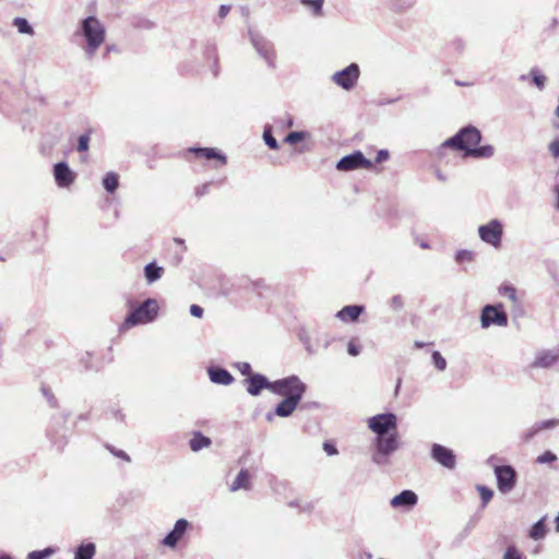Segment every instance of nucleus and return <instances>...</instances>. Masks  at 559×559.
Instances as JSON below:
<instances>
[{"instance_id": "nucleus-41", "label": "nucleus", "mask_w": 559, "mask_h": 559, "mask_svg": "<svg viewBox=\"0 0 559 559\" xmlns=\"http://www.w3.org/2000/svg\"><path fill=\"white\" fill-rule=\"evenodd\" d=\"M548 150L550 152V154L555 157V158H558L559 157V138H556L554 139L549 145H548Z\"/></svg>"}, {"instance_id": "nucleus-42", "label": "nucleus", "mask_w": 559, "mask_h": 559, "mask_svg": "<svg viewBox=\"0 0 559 559\" xmlns=\"http://www.w3.org/2000/svg\"><path fill=\"white\" fill-rule=\"evenodd\" d=\"M347 352L352 356H358L360 353V346L353 340L347 344Z\"/></svg>"}, {"instance_id": "nucleus-28", "label": "nucleus", "mask_w": 559, "mask_h": 559, "mask_svg": "<svg viewBox=\"0 0 559 559\" xmlns=\"http://www.w3.org/2000/svg\"><path fill=\"white\" fill-rule=\"evenodd\" d=\"M530 75L532 79V83L535 84L539 90H543L545 87L547 78L538 69H532Z\"/></svg>"}, {"instance_id": "nucleus-21", "label": "nucleus", "mask_w": 559, "mask_h": 559, "mask_svg": "<svg viewBox=\"0 0 559 559\" xmlns=\"http://www.w3.org/2000/svg\"><path fill=\"white\" fill-rule=\"evenodd\" d=\"M209 373L211 381L218 384L228 385L234 380L233 376L227 370L222 368H211Z\"/></svg>"}, {"instance_id": "nucleus-37", "label": "nucleus", "mask_w": 559, "mask_h": 559, "mask_svg": "<svg viewBox=\"0 0 559 559\" xmlns=\"http://www.w3.org/2000/svg\"><path fill=\"white\" fill-rule=\"evenodd\" d=\"M432 360H433L435 366L439 370H444L445 369L447 361H445V359L442 357V355L439 352H433L432 353Z\"/></svg>"}, {"instance_id": "nucleus-44", "label": "nucleus", "mask_w": 559, "mask_h": 559, "mask_svg": "<svg viewBox=\"0 0 559 559\" xmlns=\"http://www.w3.org/2000/svg\"><path fill=\"white\" fill-rule=\"evenodd\" d=\"M559 424L558 420L556 419H551V420H546V421H543V423H539V424H536L537 428L540 430H544V429H548V428H551V427H555Z\"/></svg>"}, {"instance_id": "nucleus-25", "label": "nucleus", "mask_w": 559, "mask_h": 559, "mask_svg": "<svg viewBox=\"0 0 559 559\" xmlns=\"http://www.w3.org/2000/svg\"><path fill=\"white\" fill-rule=\"evenodd\" d=\"M96 548L93 543L81 545L75 552L74 559H92L95 555Z\"/></svg>"}, {"instance_id": "nucleus-55", "label": "nucleus", "mask_w": 559, "mask_h": 559, "mask_svg": "<svg viewBox=\"0 0 559 559\" xmlns=\"http://www.w3.org/2000/svg\"><path fill=\"white\" fill-rule=\"evenodd\" d=\"M416 346H417V347H423L424 345H423V344H420V343H416Z\"/></svg>"}, {"instance_id": "nucleus-29", "label": "nucleus", "mask_w": 559, "mask_h": 559, "mask_svg": "<svg viewBox=\"0 0 559 559\" xmlns=\"http://www.w3.org/2000/svg\"><path fill=\"white\" fill-rule=\"evenodd\" d=\"M546 535V525L544 520H539L535 523L530 532V537L533 539H540Z\"/></svg>"}, {"instance_id": "nucleus-50", "label": "nucleus", "mask_w": 559, "mask_h": 559, "mask_svg": "<svg viewBox=\"0 0 559 559\" xmlns=\"http://www.w3.org/2000/svg\"><path fill=\"white\" fill-rule=\"evenodd\" d=\"M112 453H114L116 456L121 457V459H123V460H126V461H128V462L130 461V457H129V456H128V454H127L126 452H123V451H117V452H112Z\"/></svg>"}, {"instance_id": "nucleus-7", "label": "nucleus", "mask_w": 559, "mask_h": 559, "mask_svg": "<svg viewBox=\"0 0 559 559\" xmlns=\"http://www.w3.org/2000/svg\"><path fill=\"white\" fill-rule=\"evenodd\" d=\"M377 450L378 454L373 456V461L378 464L382 463L381 455L386 456L399 449V432L397 430L392 431L386 435H381L377 437Z\"/></svg>"}, {"instance_id": "nucleus-53", "label": "nucleus", "mask_w": 559, "mask_h": 559, "mask_svg": "<svg viewBox=\"0 0 559 559\" xmlns=\"http://www.w3.org/2000/svg\"><path fill=\"white\" fill-rule=\"evenodd\" d=\"M556 116L559 118V106L556 108Z\"/></svg>"}, {"instance_id": "nucleus-20", "label": "nucleus", "mask_w": 559, "mask_h": 559, "mask_svg": "<svg viewBox=\"0 0 559 559\" xmlns=\"http://www.w3.org/2000/svg\"><path fill=\"white\" fill-rule=\"evenodd\" d=\"M499 293L501 296L508 298L512 304V309L514 311L521 310V300L518 297L516 288L512 285H502L499 288Z\"/></svg>"}, {"instance_id": "nucleus-2", "label": "nucleus", "mask_w": 559, "mask_h": 559, "mask_svg": "<svg viewBox=\"0 0 559 559\" xmlns=\"http://www.w3.org/2000/svg\"><path fill=\"white\" fill-rule=\"evenodd\" d=\"M82 32L86 38L85 50L92 56L105 41V27L95 16H88L82 22Z\"/></svg>"}, {"instance_id": "nucleus-47", "label": "nucleus", "mask_w": 559, "mask_h": 559, "mask_svg": "<svg viewBox=\"0 0 559 559\" xmlns=\"http://www.w3.org/2000/svg\"><path fill=\"white\" fill-rule=\"evenodd\" d=\"M190 313L195 318H202L203 309L198 305H192L190 307Z\"/></svg>"}, {"instance_id": "nucleus-46", "label": "nucleus", "mask_w": 559, "mask_h": 559, "mask_svg": "<svg viewBox=\"0 0 559 559\" xmlns=\"http://www.w3.org/2000/svg\"><path fill=\"white\" fill-rule=\"evenodd\" d=\"M307 4H310L313 10L319 13L323 3V0H305L304 1Z\"/></svg>"}, {"instance_id": "nucleus-38", "label": "nucleus", "mask_w": 559, "mask_h": 559, "mask_svg": "<svg viewBox=\"0 0 559 559\" xmlns=\"http://www.w3.org/2000/svg\"><path fill=\"white\" fill-rule=\"evenodd\" d=\"M88 143H90V132L82 134L79 138L78 141V151L79 152H86L88 150Z\"/></svg>"}, {"instance_id": "nucleus-10", "label": "nucleus", "mask_w": 559, "mask_h": 559, "mask_svg": "<svg viewBox=\"0 0 559 559\" xmlns=\"http://www.w3.org/2000/svg\"><path fill=\"white\" fill-rule=\"evenodd\" d=\"M495 475L497 477V486L499 491L507 493L511 491L516 483V473L509 465L496 466Z\"/></svg>"}, {"instance_id": "nucleus-15", "label": "nucleus", "mask_w": 559, "mask_h": 559, "mask_svg": "<svg viewBox=\"0 0 559 559\" xmlns=\"http://www.w3.org/2000/svg\"><path fill=\"white\" fill-rule=\"evenodd\" d=\"M189 523L185 519H180L176 522L174 530L164 538L163 544L168 547H176L178 542L185 535Z\"/></svg>"}, {"instance_id": "nucleus-27", "label": "nucleus", "mask_w": 559, "mask_h": 559, "mask_svg": "<svg viewBox=\"0 0 559 559\" xmlns=\"http://www.w3.org/2000/svg\"><path fill=\"white\" fill-rule=\"evenodd\" d=\"M557 358L558 357L556 355H552L550 353H545V354H542L538 357H536V359L534 361V366L546 368V367H549L552 364H555Z\"/></svg>"}, {"instance_id": "nucleus-12", "label": "nucleus", "mask_w": 559, "mask_h": 559, "mask_svg": "<svg viewBox=\"0 0 559 559\" xmlns=\"http://www.w3.org/2000/svg\"><path fill=\"white\" fill-rule=\"evenodd\" d=\"M431 456L435 461L447 468L452 469L455 467L456 460L453 451L441 444L435 443L432 445Z\"/></svg>"}, {"instance_id": "nucleus-35", "label": "nucleus", "mask_w": 559, "mask_h": 559, "mask_svg": "<svg viewBox=\"0 0 559 559\" xmlns=\"http://www.w3.org/2000/svg\"><path fill=\"white\" fill-rule=\"evenodd\" d=\"M503 559H524V557L515 547L510 546L507 548Z\"/></svg>"}, {"instance_id": "nucleus-49", "label": "nucleus", "mask_w": 559, "mask_h": 559, "mask_svg": "<svg viewBox=\"0 0 559 559\" xmlns=\"http://www.w3.org/2000/svg\"><path fill=\"white\" fill-rule=\"evenodd\" d=\"M231 7L230 5H226V4H223L219 7L218 9V15L221 19H224L227 16V14L229 13Z\"/></svg>"}, {"instance_id": "nucleus-8", "label": "nucleus", "mask_w": 559, "mask_h": 559, "mask_svg": "<svg viewBox=\"0 0 559 559\" xmlns=\"http://www.w3.org/2000/svg\"><path fill=\"white\" fill-rule=\"evenodd\" d=\"M373 164L367 159L360 151L342 157L337 164L336 169L340 171H350L355 169H371Z\"/></svg>"}, {"instance_id": "nucleus-33", "label": "nucleus", "mask_w": 559, "mask_h": 559, "mask_svg": "<svg viewBox=\"0 0 559 559\" xmlns=\"http://www.w3.org/2000/svg\"><path fill=\"white\" fill-rule=\"evenodd\" d=\"M263 139L270 148H272V150L278 148V144H277L275 138L272 135L270 128H265V130L263 132Z\"/></svg>"}, {"instance_id": "nucleus-54", "label": "nucleus", "mask_w": 559, "mask_h": 559, "mask_svg": "<svg viewBox=\"0 0 559 559\" xmlns=\"http://www.w3.org/2000/svg\"><path fill=\"white\" fill-rule=\"evenodd\" d=\"M0 559H12V558L9 556H2V557H0Z\"/></svg>"}, {"instance_id": "nucleus-18", "label": "nucleus", "mask_w": 559, "mask_h": 559, "mask_svg": "<svg viewBox=\"0 0 559 559\" xmlns=\"http://www.w3.org/2000/svg\"><path fill=\"white\" fill-rule=\"evenodd\" d=\"M417 496L412 490H404L391 500L393 507H412L416 504Z\"/></svg>"}, {"instance_id": "nucleus-6", "label": "nucleus", "mask_w": 559, "mask_h": 559, "mask_svg": "<svg viewBox=\"0 0 559 559\" xmlns=\"http://www.w3.org/2000/svg\"><path fill=\"white\" fill-rule=\"evenodd\" d=\"M480 323L483 328H489L490 325L507 326L508 316L503 310V306L487 305L481 310Z\"/></svg>"}, {"instance_id": "nucleus-22", "label": "nucleus", "mask_w": 559, "mask_h": 559, "mask_svg": "<svg viewBox=\"0 0 559 559\" xmlns=\"http://www.w3.org/2000/svg\"><path fill=\"white\" fill-rule=\"evenodd\" d=\"M251 475L248 469H241L239 474L237 475L236 479L230 486L231 491H236L239 489H246L249 490L251 488Z\"/></svg>"}, {"instance_id": "nucleus-9", "label": "nucleus", "mask_w": 559, "mask_h": 559, "mask_svg": "<svg viewBox=\"0 0 559 559\" xmlns=\"http://www.w3.org/2000/svg\"><path fill=\"white\" fill-rule=\"evenodd\" d=\"M503 228L499 221L492 219L486 225H481L478 229L479 237L483 241L499 248L501 245Z\"/></svg>"}, {"instance_id": "nucleus-26", "label": "nucleus", "mask_w": 559, "mask_h": 559, "mask_svg": "<svg viewBox=\"0 0 559 559\" xmlns=\"http://www.w3.org/2000/svg\"><path fill=\"white\" fill-rule=\"evenodd\" d=\"M103 185L108 192L114 193L119 186L118 175L115 173H108L103 180Z\"/></svg>"}, {"instance_id": "nucleus-52", "label": "nucleus", "mask_w": 559, "mask_h": 559, "mask_svg": "<svg viewBox=\"0 0 559 559\" xmlns=\"http://www.w3.org/2000/svg\"><path fill=\"white\" fill-rule=\"evenodd\" d=\"M557 192V207L559 209V186L556 187Z\"/></svg>"}, {"instance_id": "nucleus-3", "label": "nucleus", "mask_w": 559, "mask_h": 559, "mask_svg": "<svg viewBox=\"0 0 559 559\" xmlns=\"http://www.w3.org/2000/svg\"><path fill=\"white\" fill-rule=\"evenodd\" d=\"M158 312V305L154 299H147L141 306L135 308L124 320L122 326L130 329L138 324H144L153 321Z\"/></svg>"}, {"instance_id": "nucleus-11", "label": "nucleus", "mask_w": 559, "mask_h": 559, "mask_svg": "<svg viewBox=\"0 0 559 559\" xmlns=\"http://www.w3.org/2000/svg\"><path fill=\"white\" fill-rule=\"evenodd\" d=\"M358 76H359L358 66L355 63H352L343 71L335 73L333 76V80L337 85L342 86L345 90H349L355 85V83L358 80Z\"/></svg>"}, {"instance_id": "nucleus-5", "label": "nucleus", "mask_w": 559, "mask_h": 559, "mask_svg": "<svg viewBox=\"0 0 559 559\" xmlns=\"http://www.w3.org/2000/svg\"><path fill=\"white\" fill-rule=\"evenodd\" d=\"M368 428L378 436L397 430V418L392 413L378 414L368 419Z\"/></svg>"}, {"instance_id": "nucleus-31", "label": "nucleus", "mask_w": 559, "mask_h": 559, "mask_svg": "<svg viewBox=\"0 0 559 559\" xmlns=\"http://www.w3.org/2000/svg\"><path fill=\"white\" fill-rule=\"evenodd\" d=\"M477 491L479 492V496H480V499H481V503H483V507L487 506L488 502L492 499L493 497V491L486 487V486H483V485H478L477 486Z\"/></svg>"}, {"instance_id": "nucleus-30", "label": "nucleus", "mask_w": 559, "mask_h": 559, "mask_svg": "<svg viewBox=\"0 0 559 559\" xmlns=\"http://www.w3.org/2000/svg\"><path fill=\"white\" fill-rule=\"evenodd\" d=\"M13 25L19 29L22 34H33V28L29 26L28 22L24 17H15L13 21Z\"/></svg>"}, {"instance_id": "nucleus-23", "label": "nucleus", "mask_w": 559, "mask_h": 559, "mask_svg": "<svg viewBox=\"0 0 559 559\" xmlns=\"http://www.w3.org/2000/svg\"><path fill=\"white\" fill-rule=\"evenodd\" d=\"M211 445V439L203 436L201 432H194L193 437L190 440V448L192 451L197 452L203 448H207Z\"/></svg>"}, {"instance_id": "nucleus-45", "label": "nucleus", "mask_w": 559, "mask_h": 559, "mask_svg": "<svg viewBox=\"0 0 559 559\" xmlns=\"http://www.w3.org/2000/svg\"><path fill=\"white\" fill-rule=\"evenodd\" d=\"M389 159V152L386 150H380L376 157V163L381 164Z\"/></svg>"}, {"instance_id": "nucleus-13", "label": "nucleus", "mask_w": 559, "mask_h": 559, "mask_svg": "<svg viewBox=\"0 0 559 559\" xmlns=\"http://www.w3.org/2000/svg\"><path fill=\"white\" fill-rule=\"evenodd\" d=\"M53 176L57 185L61 188H68L75 180V174L64 162L57 163L53 167Z\"/></svg>"}, {"instance_id": "nucleus-39", "label": "nucleus", "mask_w": 559, "mask_h": 559, "mask_svg": "<svg viewBox=\"0 0 559 559\" xmlns=\"http://www.w3.org/2000/svg\"><path fill=\"white\" fill-rule=\"evenodd\" d=\"M473 258H474L473 252L467 251V250H461L456 254V261L460 263L471 262L473 260Z\"/></svg>"}, {"instance_id": "nucleus-32", "label": "nucleus", "mask_w": 559, "mask_h": 559, "mask_svg": "<svg viewBox=\"0 0 559 559\" xmlns=\"http://www.w3.org/2000/svg\"><path fill=\"white\" fill-rule=\"evenodd\" d=\"M307 135H308L307 132L294 131L286 135V138L284 139V142L288 143V144H296L297 142L304 141Z\"/></svg>"}, {"instance_id": "nucleus-40", "label": "nucleus", "mask_w": 559, "mask_h": 559, "mask_svg": "<svg viewBox=\"0 0 559 559\" xmlns=\"http://www.w3.org/2000/svg\"><path fill=\"white\" fill-rule=\"evenodd\" d=\"M539 432V429L537 428V426L535 425L534 427L527 429L523 435H522V440L523 442H530L536 433Z\"/></svg>"}, {"instance_id": "nucleus-1", "label": "nucleus", "mask_w": 559, "mask_h": 559, "mask_svg": "<svg viewBox=\"0 0 559 559\" xmlns=\"http://www.w3.org/2000/svg\"><path fill=\"white\" fill-rule=\"evenodd\" d=\"M481 134L475 127L468 126L461 129L454 136L444 141L440 150L450 148L463 152L465 157L488 158L493 155L491 145H480Z\"/></svg>"}, {"instance_id": "nucleus-43", "label": "nucleus", "mask_w": 559, "mask_h": 559, "mask_svg": "<svg viewBox=\"0 0 559 559\" xmlns=\"http://www.w3.org/2000/svg\"><path fill=\"white\" fill-rule=\"evenodd\" d=\"M390 305L394 310H400L404 305L402 296L396 295L392 297L390 300Z\"/></svg>"}, {"instance_id": "nucleus-4", "label": "nucleus", "mask_w": 559, "mask_h": 559, "mask_svg": "<svg viewBox=\"0 0 559 559\" xmlns=\"http://www.w3.org/2000/svg\"><path fill=\"white\" fill-rule=\"evenodd\" d=\"M270 390L285 397L302 399L307 385L296 376H290L272 382Z\"/></svg>"}, {"instance_id": "nucleus-17", "label": "nucleus", "mask_w": 559, "mask_h": 559, "mask_svg": "<svg viewBox=\"0 0 559 559\" xmlns=\"http://www.w3.org/2000/svg\"><path fill=\"white\" fill-rule=\"evenodd\" d=\"M301 399L285 397L275 409V414L280 417H287L294 413Z\"/></svg>"}, {"instance_id": "nucleus-34", "label": "nucleus", "mask_w": 559, "mask_h": 559, "mask_svg": "<svg viewBox=\"0 0 559 559\" xmlns=\"http://www.w3.org/2000/svg\"><path fill=\"white\" fill-rule=\"evenodd\" d=\"M52 554V550L47 548L44 550H35L27 555V559H46Z\"/></svg>"}, {"instance_id": "nucleus-36", "label": "nucleus", "mask_w": 559, "mask_h": 559, "mask_svg": "<svg viewBox=\"0 0 559 559\" xmlns=\"http://www.w3.org/2000/svg\"><path fill=\"white\" fill-rule=\"evenodd\" d=\"M556 460H557V456L552 452L546 451L543 454H540L539 456H537L536 462L539 464H545V463H552Z\"/></svg>"}, {"instance_id": "nucleus-19", "label": "nucleus", "mask_w": 559, "mask_h": 559, "mask_svg": "<svg viewBox=\"0 0 559 559\" xmlns=\"http://www.w3.org/2000/svg\"><path fill=\"white\" fill-rule=\"evenodd\" d=\"M364 312L362 306H345L343 309H341L336 317L342 321H356L359 316Z\"/></svg>"}, {"instance_id": "nucleus-51", "label": "nucleus", "mask_w": 559, "mask_h": 559, "mask_svg": "<svg viewBox=\"0 0 559 559\" xmlns=\"http://www.w3.org/2000/svg\"><path fill=\"white\" fill-rule=\"evenodd\" d=\"M250 371H251V367H250V365H249V364H243L242 369H241V372H242L243 374H247V373L249 374V373H250Z\"/></svg>"}, {"instance_id": "nucleus-48", "label": "nucleus", "mask_w": 559, "mask_h": 559, "mask_svg": "<svg viewBox=\"0 0 559 559\" xmlns=\"http://www.w3.org/2000/svg\"><path fill=\"white\" fill-rule=\"evenodd\" d=\"M323 449L329 455L337 454V450H336L335 445L331 442H324Z\"/></svg>"}, {"instance_id": "nucleus-14", "label": "nucleus", "mask_w": 559, "mask_h": 559, "mask_svg": "<svg viewBox=\"0 0 559 559\" xmlns=\"http://www.w3.org/2000/svg\"><path fill=\"white\" fill-rule=\"evenodd\" d=\"M188 153L194 154L197 158H204L207 160L214 159L218 167H222L227 163L226 156L212 147H191L188 150Z\"/></svg>"}, {"instance_id": "nucleus-16", "label": "nucleus", "mask_w": 559, "mask_h": 559, "mask_svg": "<svg viewBox=\"0 0 559 559\" xmlns=\"http://www.w3.org/2000/svg\"><path fill=\"white\" fill-rule=\"evenodd\" d=\"M247 391L251 395H258L262 389H269L272 382H269L267 379L262 374H251L246 380Z\"/></svg>"}, {"instance_id": "nucleus-24", "label": "nucleus", "mask_w": 559, "mask_h": 559, "mask_svg": "<svg viewBox=\"0 0 559 559\" xmlns=\"http://www.w3.org/2000/svg\"><path fill=\"white\" fill-rule=\"evenodd\" d=\"M164 269L155 263H148L144 269L145 278L148 283H153L162 277Z\"/></svg>"}]
</instances>
